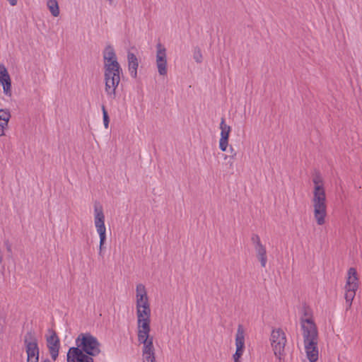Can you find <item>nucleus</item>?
Instances as JSON below:
<instances>
[{
  "label": "nucleus",
  "instance_id": "nucleus-16",
  "mask_svg": "<svg viewBox=\"0 0 362 362\" xmlns=\"http://www.w3.org/2000/svg\"><path fill=\"white\" fill-rule=\"evenodd\" d=\"M359 281L356 269L354 267H351L347 271L346 281L344 288H358Z\"/></svg>",
  "mask_w": 362,
  "mask_h": 362
},
{
  "label": "nucleus",
  "instance_id": "nucleus-17",
  "mask_svg": "<svg viewBox=\"0 0 362 362\" xmlns=\"http://www.w3.org/2000/svg\"><path fill=\"white\" fill-rule=\"evenodd\" d=\"M85 352L80 347H71L67 353V362H81Z\"/></svg>",
  "mask_w": 362,
  "mask_h": 362
},
{
  "label": "nucleus",
  "instance_id": "nucleus-2",
  "mask_svg": "<svg viewBox=\"0 0 362 362\" xmlns=\"http://www.w3.org/2000/svg\"><path fill=\"white\" fill-rule=\"evenodd\" d=\"M105 91L107 95L114 98L118 87L122 69L117 61L115 50L112 45H107L103 52Z\"/></svg>",
  "mask_w": 362,
  "mask_h": 362
},
{
  "label": "nucleus",
  "instance_id": "nucleus-8",
  "mask_svg": "<svg viewBox=\"0 0 362 362\" xmlns=\"http://www.w3.org/2000/svg\"><path fill=\"white\" fill-rule=\"evenodd\" d=\"M156 65L160 76H166L168 73V57L165 47L160 42L156 46Z\"/></svg>",
  "mask_w": 362,
  "mask_h": 362
},
{
  "label": "nucleus",
  "instance_id": "nucleus-1",
  "mask_svg": "<svg viewBox=\"0 0 362 362\" xmlns=\"http://www.w3.org/2000/svg\"><path fill=\"white\" fill-rule=\"evenodd\" d=\"M135 310L136 317L137 338L142 344L143 362H156L153 337L150 334L151 308L146 286L139 283L135 288Z\"/></svg>",
  "mask_w": 362,
  "mask_h": 362
},
{
  "label": "nucleus",
  "instance_id": "nucleus-10",
  "mask_svg": "<svg viewBox=\"0 0 362 362\" xmlns=\"http://www.w3.org/2000/svg\"><path fill=\"white\" fill-rule=\"evenodd\" d=\"M251 240L254 245L257 258L260 262L261 266L264 268L266 267L267 263L266 247L262 243L260 238L258 235H253Z\"/></svg>",
  "mask_w": 362,
  "mask_h": 362
},
{
  "label": "nucleus",
  "instance_id": "nucleus-23",
  "mask_svg": "<svg viewBox=\"0 0 362 362\" xmlns=\"http://www.w3.org/2000/svg\"><path fill=\"white\" fill-rule=\"evenodd\" d=\"M102 112H103V124L105 129L109 127L110 119L106 110V108L104 105L102 106Z\"/></svg>",
  "mask_w": 362,
  "mask_h": 362
},
{
  "label": "nucleus",
  "instance_id": "nucleus-14",
  "mask_svg": "<svg viewBox=\"0 0 362 362\" xmlns=\"http://www.w3.org/2000/svg\"><path fill=\"white\" fill-rule=\"evenodd\" d=\"M47 345L49 349L51 358L55 361L59 355L60 341L54 332H52L50 335L47 338Z\"/></svg>",
  "mask_w": 362,
  "mask_h": 362
},
{
  "label": "nucleus",
  "instance_id": "nucleus-22",
  "mask_svg": "<svg viewBox=\"0 0 362 362\" xmlns=\"http://www.w3.org/2000/svg\"><path fill=\"white\" fill-rule=\"evenodd\" d=\"M97 233H98L100 238L99 255H101L104 245L106 241V231H98Z\"/></svg>",
  "mask_w": 362,
  "mask_h": 362
},
{
  "label": "nucleus",
  "instance_id": "nucleus-12",
  "mask_svg": "<svg viewBox=\"0 0 362 362\" xmlns=\"http://www.w3.org/2000/svg\"><path fill=\"white\" fill-rule=\"evenodd\" d=\"M0 85H1L3 88L4 95L8 97H11V79L7 69L3 64H0Z\"/></svg>",
  "mask_w": 362,
  "mask_h": 362
},
{
  "label": "nucleus",
  "instance_id": "nucleus-28",
  "mask_svg": "<svg viewBox=\"0 0 362 362\" xmlns=\"http://www.w3.org/2000/svg\"><path fill=\"white\" fill-rule=\"evenodd\" d=\"M110 5H112L115 0H106Z\"/></svg>",
  "mask_w": 362,
  "mask_h": 362
},
{
  "label": "nucleus",
  "instance_id": "nucleus-13",
  "mask_svg": "<svg viewBox=\"0 0 362 362\" xmlns=\"http://www.w3.org/2000/svg\"><path fill=\"white\" fill-rule=\"evenodd\" d=\"M220 129L221 133L218 144L219 148L222 151H226L228 146V139L231 131V127L226 123L224 118L221 119L220 123Z\"/></svg>",
  "mask_w": 362,
  "mask_h": 362
},
{
  "label": "nucleus",
  "instance_id": "nucleus-21",
  "mask_svg": "<svg viewBox=\"0 0 362 362\" xmlns=\"http://www.w3.org/2000/svg\"><path fill=\"white\" fill-rule=\"evenodd\" d=\"M47 6L54 17L59 16L60 10L57 0H47Z\"/></svg>",
  "mask_w": 362,
  "mask_h": 362
},
{
  "label": "nucleus",
  "instance_id": "nucleus-15",
  "mask_svg": "<svg viewBox=\"0 0 362 362\" xmlns=\"http://www.w3.org/2000/svg\"><path fill=\"white\" fill-rule=\"evenodd\" d=\"M318 341L304 343L306 356L310 362H316L319 357Z\"/></svg>",
  "mask_w": 362,
  "mask_h": 362
},
{
  "label": "nucleus",
  "instance_id": "nucleus-9",
  "mask_svg": "<svg viewBox=\"0 0 362 362\" xmlns=\"http://www.w3.org/2000/svg\"><path fill=\"white\" fill-rule=\"evenodd\" d=\"M245 351V331L242 325H238L235 334V352L233 355V362H241Z\"/></svg>",
  "mask_w": 362,
  "mask_h": 362
},
{
  "label": "nucleus",
  "instance_id": "nucleus-18",
  "mask_svg": "<svg viewBox=\"0 0 362 362\" xmlns=\"http://www.w3.org/2000/svg\"><path fill=\"white\" fill-rule=\"evenodd\" d=\"M11 118L10 111L7 109H0V136L5 134V129Z\"/></svg>",
  "mask_w": 362,
  "mask_h": 362
},
{
  "label": "nucleus",
  "instance_id": "nucleus-20",
  "mask_svg": "<svg viewBox=\"0 0 362 362\" xmlns=\"http://www.w3.org/2000/svg\"><path fill=\"white\" fill-rule=\"evenodd\" d=\"M345 294L344 298L346 300V308L349 309L351 307L353 300L356 296L357 289L344 288Z\"/></svg>",
  "mask_w": 362,
  "mask_h": 362
},
{
  "label": "nucleus",
  "instance_id": "nucleus-4",
  "mask_svg": "<svg viewBox=\"0 0 362 362\" xmlns=\"http://www.w3.org/2000/svg\"><path fill=\"white\" fill-rule=\"evenodd\" d=\"M76 345L83 351L92 356H98L100 353V344L98 339L90 333H81L76 339Z\"/></svg>",
  "mask_w": 362,
  "mask_h": 362
},
{
  "label": "nucleus",
  "instance_id": "nucleus-11",
  "mask_svg": "<svg viewBox=\"0 0 362 362\" xmlns=\"http://www.w3.org/2000/svg\"><path fill=\"white\" fill-rule=\"evenodd\" d=\"M93 216L94 225L96 231H106V227L105 224V214L103 212V206L99 203H96L94 204Z\"/></svg>",
  "mask_w": 362,
  "mask_h": 362
},
{
  "label": "nucleus",
  "instance_id": "nucleus-27",
  "mask_svg": "<svg viewBox=\"0 0 362 362\" xmlns=\"http://www.w3.org/2000/svg\"><path fill=\"white\" fill-rule=\"evenodd\" d=\"M7 1L13 6H16L17 4V2H18V0H7Z\"/></svg>",
  "mask_w": 362,
  "mask_h": 362
},
{
  "label": "nucleus",
  "instance_id": "nucleus-5",
  "mask_svg": "<svg viewBox=\"0 0 362 362\" xmlns=\"http://www.w3.org/2000/svg\"><path fill=\"white\" fill-rule=\"evenodd\" d=\"M300 325L304 343L318 341V331L311 313H305L300 317Z\"/></svg>",
  "mask_w": 362,
  "mask_h": 362
},
{
  "label": "nucleus",
  "instance_id": "nucleus-29",
  "mask_svg": "<svg viewBox=\"0 0 362 362\" xmlns=\"http://www.w3.org/2000/svg\"><path fill=\"white\" fill-rule=\"evenodd\" d=\"M43 362H50V361H49V360L46 359V360H45Z\"/></svg>",
  "mask_w": 362,
  "mask_h": 362
},
{
  "label": "nucleus",
  "instance_id": "nucleus-3",
  "mask_svg": "<svg viewBox=\"0 0 362 362\" xmlns=\"http://www.w3.org/2000/svg\"><path fill=\"white\" fill-rule=\"evenodd\" d=\"M313 188L312 191L311 204L313 216L318 226L326 223L327 216V195L323 177L316 174L313 177Z\"/></svg>",
  "mask_w": 362,
  "mask_h": 362
},
{
  "label": "nucleus",
  "instance_id": "nucleus-6",
  "mask_svg": "<svg viewBox=\"0 0 362 362\" xmlns=\"http://www.w3.org/2000/svg\"><path fill=\"white\" fill-rule=\"evenodd\" d=\"M270 341L275 356L281 361L284 356V349L287 341L285 332L280 328L273 329Z\"/></svg>",
  "mask_w": 362,
  "mask_h": 362
},
{
  "label": "nucleus",
  "instance_id": "nucleus-26",
  "mask_svg": "<svg viewBox=\"0 0 362 362\" xmlns=\"http://www.w3.org/2000/svg\"><path fill=\"white\" fill-rule=\"evenodd\" d=\"M230 152L232 154L231 158H234L237 153H236V151H235V149L232 146L230 148Z\"/></svg>",
  "mask_w": 362,
  "mask_h": 362
},
{
  "label": "nucleus",
  "instance_id": "nucleus-25",
  "mask_svg": "<svg viewBox=\"0 0 362 362\" xmlns=\"http://www.w3.org/2000/svg\"><path fill=\"white\" fill-rule=\"evenodd\" d=\"M81 362H94V360L92 356H89L85 353Z\"/></svg>",
  "mask_w": 362,
  "mask_h": 362
},
{
  "label": "nucleus",
  "instance_id": "nucleus-19",
  "mask_svg": "<svg viewBox=\"0 0 362 362\" xmlns=\"http://www.w3.org/2000/svg\"><path fill=\"white\" fill-rule=\"evenodd\" d=\"M127 60L130 75L132 77L136 78L137 76V69L139 66L137 57L134 53L129 52L127 54Z\"/></svg>",
  "mask_w": 362,
  "mask_h": 362
},
{
  "label": "nucleus",
  "instance_id": "nucleus-7",
  "mask_svg": "<svg viewBox=\"0 0 362 362\" xmlns=\"http://www.w3.org/2000/svg\"><path fill=\"white\" fill-rule=\"evenodd\" d=\"M24 344L27 354V362H38L40 351L37 340L32 333L28 332L25 335Z\"/></svg>",
  "mask_w": 362,
  "mask_h": 362
},
{
  "label": "nucleus",
  "instance_id": "nucleus-24",
  "mask_svg": "<svg viewBox=\"0 0 362 362\" xmlns=\"http://www.w3.org/2000/svg\"><path fill=\"white\" fill-rule=\"evenodd\" d=\"M193 58L197 63H201L203 59L202 54L199 48L194 49L193 53Z\"/></svg>",
  "mask_w": 362,
  "mask_h": 362
}]
</instances>
